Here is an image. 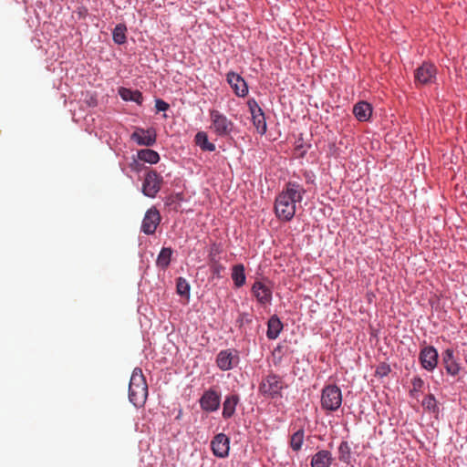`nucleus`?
Masks as SVG:
<instances>
[{
    "label": "nucleus",
    "instance_id": "f257e3e1",
    "mask_svg": "<svg viewBox=\"0 0 467 467\" xmlns=\"http://www.w3.org/2000/svg\"><path fill=\"white\" fill-rule=\"evenodd\" d=\"M306 192V189L297 182H286L275 198V213L276 217L284 222L291 221L296 214V204L302 202Z\"/></svg>",
    "mask_w": 467,
    "mask_h": 467
},
{
    "label": "nucleus",
    "instance_id": "f03ea898",
    "mask_svg": "<svg viewBox=\"0 0 467 467\" xmlns=\"http://www.w3.org/2000/svg\"><path fill=\"white\" fill-rule=\"evenodd\" d=\"M148 397V385L142 370L136 368L130 377L129 385V399L136 407L144 405Z\"/></svg>",
    "mask_w": 467,
    "mask_h": 467
},
{
    "label": "nucleus",
    "instance_id": "7ed1b4c3",
    "mask_svg": "<svg viewBox=\"0 0 467 467\" xmlns=\"http://www.w3.org/2000/svg\"><path fill=\"white\" fill-rule=\"evenodd\" d=\"M210 130L218 137H229L234 129V123L217 109H210Z\"/></svg>",
    "mask_w": 467,
    "mask_h": 467
},
{
    "label": "nucleus",
    "instance_id": "20e7f679",
    "mask_svg": "<svg viewBox=\"0 0 467 467\" xmlns=\"http://www.w3.org/2000/svg\"><path fill=\"white\" fill-rule=\"evenodd\" d=\"M285 388L282 378L276 374L269 373L264 377L259 384V393L267 399H275L281 396Z\"/></svg>",
    "mask_w": 467,
    "mask_h": 467
},
{
    "label": "nucleus",
    "instance_id": "39448f33",
    "mask_svg": "<svg viewBox=\"0 0 467 467\" xmlns=\"http://www.w3.org/2000/svg\"><path fill=\"white\" fill-rule=\"evenodd\" d=\"M342 403L341 389L336 385L326 386L322 390L321 406L328 411L337 410Z\"/></svg>",
    "mask_w": 467,
    "mask_h": 467
},
{
    "label": "nucleus",
    "instance_id": "423d86ee",
    "mask_svg": "<svg viewBox=\"0 0 467 467\" xmlns=\"http://www.w3.org/2000/svg\"><path fill=\"white\" fill-rule=\"evenodd\" d=\"M437 68L429 62L422 63L414 72L416 85H430L436 80Z\"/></svg>",
    "mask_w": 467,
    "mask_h": 467
},
{
    "label": "nucleus",
    "instance_id": "0eeeda50",
    "mask_svg": "<svg viewBox=\"0 0 467 467\" xmlns=\"http://www.w3.org/2000/svg\"><path fill=\"white\" fill-rule=\"evenodd\" d=\"M251 291L260 305L265 306L271 303L273 291L268 280H256Z\"/></svg>",
    "mask_w": 467,
    "mask_h": 467
},
{
    "label": "nucleus",
    "instance_id": "6e6552de",
    "mask_svg": "<svg viewBox=\"0 0 467 467\" xmlns=\"http://www.w3.org/2000/svg\"><path fill=\"white\" fill-rule=\"evenodd\" d=\"M163 182L162 177L155 171H150L142 184V192L150 198H153L160 192Z\"/></svg>",
    "mask_w": 467,
    "mask_h": 467
},
{
    "label": "nucleus",
    "instance_id": "1a4fd4ad",
    "mask_svg": "<svg viewBox=\"0 0 467 467\" xmlns=\"http://www.w3.org/2000/svg\"><path fill=\"white\" fill-rule=\"evenodd\" d=\"M249 111L252 116V121L256 129L257 132L261 135L266 132V121L263 109L260 108L258 103L254 99H250L247 102Z\"/></svg>",
    "mask_w": 467,
    "mask_h": 467
},
{
    "label": "nucleus",
    "instance_id": "9d476101",
    "mask_svg": "<svg viewBox=\"0 0 467 467\" xmlns=\"http://www.w3.org/2000/svg\"><path fill=\"white\" fill-rule=\"evenodd\" d=\"M161 221L160 212L156 207L147 210L141 223V231L145 234H153Z\"/></svg>",
    "mask_w": 467,
    "mask_h": 467
},
{
    "label": "nucleus",
    "instance_id": "9b49d317",
    "mask_svg": "<svg viewBox=\"0 0 467 467\" xmlns=\"http://www.w3.org/2000/svg\"><path fill=\"white\" fill-rule=\"evenodd\" d=\"M239 362V356L236 350L224 349L221 350L216 357V364L222 370H230Z\"/></svg>",
    "mask_w": 467,
    "mask_h": 467
},
{
    "label": "nucleus",
    "instance_id": "f8f14e48",
    "mask_svg": "<svg viewBox=\"0 0 467 467\" xmlns=\"http://www.w3.org/2000/svg\"><path fill=\"white\" fill-rule=\"evenodd\" d=\"M438 351L432 346H426L420 349L419 359L422 368L432 371L438 365Z\"/></svg>",
    "mask_w": 467,
    "mask_h": 467
},
{
    "label": "nucleus",
    "instance_id": "ddd939ff",
    "mask_svg": "<svg viewBox=\"0 0 467 467\" xmlns=\"http://www.w3.org/2000/svg\"><path fill=\"white\" fill-rule=\"evenodd\" d=\"M211 449L216 457H227L230 450L229 438L223 433L215 435L211 441Z\"/></svg>",
    "mask_w": 467,
    "mask_h": 467
},
{
    "label": "nucleus",
    "instance_id": "4468645a",
    "mask_svg": "<svg viewBox=\"0 0 467 467\" xmlns=\"http://www.w3.org/2000/svg\"><path fill=\"white\" fill-rule=\"evenodd\" d=\"M226 80L236 96L244 98L248 94V86L239 74L230 71L226 75Z\"/></svg>",
    "mask_w": 467,
    "mask_h": 467
},
{
    "label": "nucleus",
    "instance_id": "2eb2a0df",
    "mask_svg": "<svg viewBox=\"0 0 467 467\" xmlns=\"http://www.w3.org/2000/svg\"><path fill=\"white\" fill-rule=\"evenodd\" d=\"M220 395L216 391L209 389L202 396L200 405L205 411H215L220 406Z\"/></svg>",
    "mask_w": 467,
    "mask_h": 467
},
{
    "label": "nucleus",
    "instance_id": "dca6fc26",
    "mask_svg": "<svg viewBox=\"0 0 467 467\" xmlns=\"http://www.w3.org/2000/svg\"><path fill=\"white\" fill-rule=\"evenodd\" d=\"M131 140L139 145L152 146L156 142V134L151 130L138 129L131 134Z\"/></svg>",
    "mask_w": 467,
    "mask_h": 467
},
{
    "label": "nucleus",
    "instance_id": "f3484780",
    "mask_svg": "<svg viewBox=\"0 0 467 467\" xmlns=\"http://www.w3.org/2000/svg\"><path fill=\"white\" fill-rule=\"evenodd\" d=\"M442 363L446 372L451 376H456L461 370L459 363L454 358V351L451 348H447L442 353Z\"/></svg>",
    "mask_w": 467,
    "mask_h": 467
},
{
    "label": "nucleus",
    "instance_id": "a211bd4d",
    "mask_svg": "<svg viewBox=\"0 0 467 467\" xmlns=\"http://www.w3.org/2000/svg\"><path fill=\"white\" fill-rule=\"evenodd\" d=\"M332 453L327 450L318 451L311 458V467H329L332 464Z\"/></svg>",
    "mask_w": 467,
    "mask_h": 467
},
{
    "label": "nucleus",
    "instance_id": "6ab92c4d",
    "mask_svg": "<svg viewBox=\"0 0 467 467\" xmlns=\"http://www.w3.org/2000/svg\"><path fill=\"white\" fill-rule=\"evenodd\" d=\"M353 113L359 121H367L371 117L372 108L368 102L360 101L354 106Z\"/></svg>",
    "mask_w": 467,
    "mask_h": 467
},
{
    "label": "nucleus",
    "instance_id": "aec40b11",
    "mask_svg": "<svg viewBox=\"0 0 467 467\" xmlns=\"http://www.w3.org/2000/svg\"><path fill=\"white\" fill-rule=\"evenodd\" d=\"M238 402L239 397L236 394L225 398L223 404V417L224 419H230L234 414Z\"/></svg>",
    "mask_w": 467,
    "mask_h": 467
},
{
    "label": "nucleus",
    "instance_id": "412c9836",
    "mask_svg": "<svg viewBox=\"0 0 467 467\" xmlns=\"http://www.w3.org/2000/svg\"><path fill=\"white\" fill-rule=\"evenodd\" d=\"M283 329V324L280 319L275 315L272 316L267 323L266 336L269 339H275Z\"/></svg>",
    "mask_w": 467,
    "mask_h": 467
},
{
    "label": "nucleus",
    "instance_id": "4be33fe9",
    "mask_svg": "<svg viewBox=\"0 0 467 467\" xmlns=\"http://www.w3.org/2000/svg\"><path fill=\"white\" fill-rule=\"evenodd\" d=\"M119 94L123 100L126 101H134L137 104L140 105L143 101V96L139 90H132L127 88H120L119 89Z\"/></svg>",
    "mask_w": 467,
    "mask_h": 467
},
{
    "label": "nucleus",
    "instance_id": "5701e85b",
    "mask_svg": "<svg viewBox=\"0 0 467 467\" xmlns=\"http://www.w3.org/2000/svg\"><path fill=\"white\" fill-rule=\"evenodd\" d=\"M232 279L236 287H241L245 284L246 276L244 265L238 264L233 266Z\"/></svg>",
    "mask_w": 467,
    "mask_h": 467
},
{
    "label": "nucleus",
    "instance_id": "b1692460",
    "mask_svg": "<svg viewBox=\"0 0 467 467\" xmlns=\"http://www.w3.org/2000/svg\"><path fill=\"white\" fill-rule=\"evenodd\" d=\"M195 143L201 148L202 150L214 151L216 147L208 140V135L204 131H199L195 135Z\"/></svg>",
    "mask_w": 467,
    "mask_h": 467
},
{
    "label": "nucleus",
    "instance_id": "393cba45",
    "mask_svg": "<svg viewBox=\"0 0 467 467\" xmlns=\"http://www.w3.org/2000/svg\"><path fill=\"white\" fill-rule=\"evenodd\" d=\"M171 254H172L171 248L163 247L161 250V252L157 257V261H156L157 265L162 269H166L171 263Z\"/></svg>",
    "mask_w": 467,
    "mask_h": 467
},
{
    "label": "nucleus",
    "instance_id": "a878e982",
    "mask_svg": "<svg viewBox=\"0 0 467 467\" xmlns=\"http://www.w3.org/2000/svg\"><path fill=\"white\" fill-rule=\"evenodd\" d=\"M138 157L140 161L149 162L150 164L157 163L160 161V156L158 152L150 149H144L139 150Z\"/></svg>",
    "mask_w": 467,
    "mask_h": 467
},
{
    "label": "nucleus",
    "instance_id": "bb28decb",
    "mask_svg": "<svg viewBox=\"0 0 467 467\" xmlns=\"http://www.w3.org/2000/svg\"><path fill=\"white\" fill-rule=\"evenodd\" d=\"M338 459L340 462L348 464L351 460V449L348 441H341L338 447Z\"/></svg>",
    "mask_w": 467,
    "mask_h": 467
},
{
    "label": "nucleus",
    "instance_id": "cd10ccee",
    "mask_svg": "<svg viewBox=\"0 0 467 467\" xmlns=\"http://www.w3.org/2000/svg\"><path fill=\"white\" fill-rule=\"evenodd\" d=\"M126 31H127V27L123 24H119L115 26L113 33H112V36H113V40L116 44L121 45L126 42V39H127Z\"/></svg>",
    "mask_w": 467,
    "mask_h": 467
},
{
    "label": "nucleus",
    "instance_id": "c85d7f7f",
    "mask_svg": "<svg viewBox=\"0 0 467 467\" xmlns=\"http://www.w3.org/2000/svg\"><path fill=\"white\" fill-rule=\"evenodd\" d=\"M176 290L177 293L182 296H186L189 298L190 296V284L183 277H179L176 280Z\"/></svg>",
    "mask_w": 467,
    "mask_h": 467
},
{
    "label": "nucleus",
    "instance_id": "c756f323",
    "mask_svg": "<svg viewBox=\"0 0 467 467\" xmlns=\"http://www.w3.org/2000/svg\"><path fill=\"white\" fill-rule=\"evenodd\" d=\"M304 441V430L300 429L296 431L290 439V446L291 448L297 451L301 449Z\"/></svg>",
    "mask_w": 467,
    "mask_h": 467
},
{
    "label": "nucleus",
    "instance_id": "7c9ffc66",
    "mask_svg": "<svg viewBox=\"0 0 467 467\" xmlns=\"http://www.w3.org/2000/svg\"><path fill=\"white\" fill-rule=\"evenodd\" d=\"M422 406L425 410L432 413H438L439 408L437 400L432 394L426 396L422 400Z\"/></svg>",
    "mask_w": 467,
    "mask_h": 467
},
{
    "label": "nucleus",
    "instance_id": "2f4dec72",
    "mask_svg": "<svg viewBox=\"0 0 467 467\" xmlns=\"http://www.w3.org/2000/svg\"><path fill=\"white\" fill-rule=\"evenodd\" d=\"M225 270V267L216 261L214 258L211 259V271L214 276L217 278L222 277V273Z\"/></svg>",
    "mask_w": 467,
    "mask_h": 467
},
{
    "label": "nucleus",
    "instance_id": "473e14b6",
    "mask_svg": "<svg viewBox=\"0 0 467 467\" xmlns=\"http://www.w3.org/2000/svg\"><path fill=\"white\" fill-rule=\"evenodd\" d=\"M390 372V367L389 365L386 364V363H380L377 368H376V376L379 377V378H383V377H386L389 374Z\"/></svg>",
    "mask_w": 467,
    "mask_h": 467
},
{
    "label": "nucleus",
    "instance_id": "72a5a7b5",
    "mask_svg": "<svg viewBox=\"0 0 467 467\" xmlns=\"http://www.w3.org/2000/svg\"><path fill=\"white\" fill-rule=\"evenodd\" d=\"M155 108L157 111H166L170 108V105L164 100L158 99L155 101Z\"/></svg>",
    "mask_w": 467,
    "mask_h": 467
},
{
    "label": "nucleus",
    "instance_id": "f704fd0d",
    "mask_svg": "<svg viewBox=\"0 0 467 467\" xmlns=\"http://www.w3.org/2000/svg\"><path fill=\"white\" fill-rule=\"evenodd\" d=\"M411 383H412V386H413V389L415 390H419L422 388L424 382L423 380L420 379V378H414L412 380H411Z\"/></svg>",
    "mask_w": 467,
    "mask_h": 467
},
{
    "label": "nucleus",
    "instance_id": "c9c22d12",
    "mask_svg": "<svg viewBox=\"0 0 467 467\" xmlns=\"http://www.w3.org/2000/svg\"><path fill=\"white\" fill-rule=\"evenodd\" d=\"M304 176L306 179V183H313L314 182V174L311 171H305Z\"/></svg>",
    "mask_w": 467,
    "mask_h": 467
},
{
    "label": "nucleus",
    "instance_id": "e433bc0d",
    "mask_svg": "<svg viewBox=\"0 0 467 467\" xmlns=\"http://www.w3.org/2000/svg\"><path fill=\"white\" fill-rule=\"evenodd\" d=\"M299 157H303L306 153V149L302 144H297L296 148Z\"/></svg>",
    "mask_w": 467,
    "mask_h": 467
},
{
    "label": "nucleus",
    "instance_id": "4c0bfd02",
    "mask_svg": "<svg viewBox=\"0 0 467 467\" xmlns=\"http://www.w3.org/2000/svg\"><path fill=\"white\" fill-rule=\"evenodd\" d=\"M176 418L177 419L181 418V412L179 413V415Z\"/></svg>",
    "mask_w": 467,
    "mask_h": 467
}]
</instances>
